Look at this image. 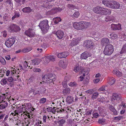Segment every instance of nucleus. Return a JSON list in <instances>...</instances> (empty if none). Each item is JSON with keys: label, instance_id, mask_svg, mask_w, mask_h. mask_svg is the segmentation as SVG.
Masks as SVG:
<instances>
[{"label": "nucleus", "instance_id": "47", "mask_svg": "<svg viewBox=\"0 0 126 126\" xmlns=\"http://www.w3.org/2000/svg\"><path fill=\"white\" fill-rule=\"evenodd\" d=\"M106 122V119L104 118H100L98 120V122L99 124H103Z\"/></svg>", "mask_w": 126, "mask_h": 126}, {"label": "nucleus", "instance_id": "16", "mask_svg": "<svg viewBox=\"0 0 126 126\" xmlns=\"http://www.w3.org/2000/svg\"><path fill=\"white\" fill-rule=\"evenodd\" d=\"M81 73L82 74V75H81L79 77V80L80 81H81L83 80L85 75H88L89 73V72L88 70L84 69L81 71Z\"/></svg>", "mask_w": 126, "mask_h": 126}, {"label": "nucleus", "instance_id": "49", "mask_svg": "<svg viewBox=\"0 0 126 126\" xmlns=\"http://www.w3.org/2000/svg\"><path fill=\"white\" fill-rule=\"evenodd\" d=\"M70 79V76L67 74V73H66V75L64 78V80L66 81L67 82Z\"/></svg>", "mask_w": 126, "mask_h": 126}, {"label": "nucleus", "instance_id": "52", "mask_svg": "<svg viewBox=\"0 0 126 126\" xmlns=\"http://www.w3.org/2000/svg\"><path fill=\"white\" fill-rule=\"evenodd\" d=\"M56 101H54L53 102L50 101L49 102V104H51V106L53 107H56Z\"/></svg>", "mask_w": 126, "mask_h": 126}, {"label": "nucleus", "instance_id": "32", "mask_svg": "<svg viewBox=\"0 0 126 126\" xmlns=\"http://www.w3.org/2000/svg\"><path fill=\"white\" fill-rule=\"evenodd\" d=\"M32 10L31 8L29 7H26L23 8L22 10V11L25 13H29L31 12Z\"/></svg>", "mask_w": 126, "mask_h": 126}, {"label": "nucleus", "instance_id": "50", "mask_svg": "<svg viewBox=\"0 0 126 126\" xmlns=\"http://www.w3.org/2000/svg\"><path fill=\"white\" fill-rule=\"evenodd\" d=\"M80 69V67L79 66H76L74 68V70L76 72H79Z\"/></svg>", "mask_w": 126, "mask_h": 126}, {"label": "nucleus", "instance_id": "19", "mask_svg": "<svg viewBox=\"0 0 126 126\" xmlns=\"http://www.w3.org/2000/svg\"><path fill=\"white\" fill-rule=\"evenodd\" d=\"M110 43V41L107 38H104L102 39L101 41V45L103 47Z\"/></svg>", "mask_w": 126, "mask_h": 126}, {"label": "nucleus", "instance_id": "33", "mask_svg": "<svg viewBox=\"0 0 126 126\" xmlns=\"http://www.w3.org/2000/svg\"><path fill=\"white\" fill-rule=\"evenodd\" d=\"M70 89L69 88H66L64 89L63 91V94L64 95H68L70 92Z\"/></svg>", "mask_w": 126, "mask_h": 126}, {"label": "nucleus", "instance_id": "9", "mask_svg": "<svg viewBox=\"0 0 126 126\" xmlns=\"http://www.w3.org/2000/svg\"><path fill=\"white\" fill-rule=\"evenodd\" d=\"M25 33L26 35L30 38L33 37L35 35L33 29H29L25 31Z\"/></svg>", "mask_w": 126, "mask_h": 126}, {"label": "nucleus", "instance_id": "34", "mask_svg": "<svg viewBox=\"0 0 126 126\" xmlns=\"http://www.w3.org/2000/svg\"><path fill=\"white\" fill-rule=\"evenodd\" d=\"M109 109L110 111L113 112L114 115H117V111L115 109L113 106L112 105L110 106L109 107Z\"/></svg>", "mask_w": 126, "mask_h": 126}, {"label": "nucleus", "instance_id": "14", "mask_svg": "<svg viewBox=\"0 0 126 126\" xmlns=\"http://www.w3.org/2000/svg\"><path fill=\"white\" fill-rule=\"evenodd\" d=\"M111 29L114 30H122L121 25L120 24H112L111 25Z\"/></svg>", "mask_w": 126, "mask_h": 126}, {"label": "nucleus", "instance_id": "27", "mask_svg": "<svg viewBox=\"0 0 126 126\" xmlns=\"http://www.w3.org/2000/svg\"><path fill=\"white\" fill-rule=\"evenodd\" d=\"M114 74L116 75L118 77H120L122 76V73L117 69L114 70L112 72Z\"/></svg>", "mask_w": 126, "mask_h": 126}, {"label": "nucleus", "instance_id": "46", "mask_svg": "<svg viewBox=\"0 0 126 126\" xmlns=\"http://www.w3.org/2000/svg\"><path fill=\"white\" fill-rule=\"evenodd\" d=\"M110 38L112 39H116L117 37V35L114 33H110L109 35Z\"/></svg>", "mask_w": 126, "mask_h": 126}, {"label": "nucleus", "instance_id": "31", "mask_svg": "<svg viewBox=\"0 0 126 126\" xmlns=\"http://www.w3.org/2000/svg\"><path fill=\"white\" fill-rule=\"evenodd\" d=\"M40 60L38 58H35L32 61V64L33 65H37L40 63Z\"/></svg>", "mask_w": 126, "mask_h": 126}, {"label": "nucleus", "instance_id": "3", "mask_svg": "<svg viewBox=\"0 0 126 126\" xmlns=\"http://www.w3.org/2000/svg\"><path fill=\"white\" fill-rule=\"evenodd\" d=\"M43 32L44 33L47 32L49 28L48 25V21L47 19L40 22L39 25Z\"/></svg>", "mask_w": 126, "mask_h": 126}, {"label": "nucleus", "instance_id": "41", "mask_svg": "<svg viewBox=\"0 0 126 126\" xmlns=\"http://www.w3.org/2000/svg\"><path fill=\"white\" fill-rule=\"evenodd\" d=\"M46 91V89L45 87H40L39 89V91H40V94H44Z\"/></svg>", "mask_w": 126, "mask_h": 126}, {"label": "nucleus", "instance_id": "62", "mask_svg": "<svg viewBox=\"0 0 126 126\" xmlns=\"http://www.w3.org/2000/svg\"><path fill=\"white\" fill-rule=\"evenodd\" d=\"M67 7L70 8H76V7L72 4H68L67 5Z\"/></svg>", "mask_w": 126, "mask_h": 126}, {"label": "nucleus", "instance_id": "54", "mask_svg": "<svg viewBox=\"0 0 126 126\" xmlns=\"http://www.w3.org/2000/svg\"><path fill=\"white\" fill-rule=\"evenodd\" d=\"M121 52V53H126V44H125L123 46Z\"/></svg>", "mask_w": 126, "mask_h": 126}, {"label": "nucleus", "instance_id": "5", "mask_svg": "<svg viewBox=\"0 0 126 126\" xmlns=\"http://www.w3.org/2000/svg\"><path fill=\"white\" fill-rule=\"evenodd\" d=\"M8 29L9 31L12 32H16L20 30V29L19 26L13 23H11L9 25Z\"/></svg>", "mask_w": 126, "mask_h": 126}, {"label": "nucleus", "instance_id": "28", "mask_svg": "<svg viewBox=\"0 0 126 126\" xmlns=\"http://www.w3.org/2000/svg\"><path fill=\"white\" fill-rule=\"evenodd\" d=\"M7 94H2L0 95V103L5 100H6V98H8Z\"/></svg>", "mask_w": 126, "mask_h": 126}, {"label": "nucleus", "instance_id": "38", "mask_svg": "<svg viewBox=\"0 0 126 126\" xmlns=\"http://www.w3.org/2000/svg\"><path fill=\"white\" fill-rule=\"evenodd\" d=\"M102 3L103 4H104L105 5L108 7H109L110 8V6L111 2V1L109 2L107 0H103L102 1Z\"/></svg>", "mask_w": 126, "mask_h": 126}, {"label": "nucleus", "instance_id": "64", "mask_svg": "<svg viewBox=\"0 0 126 126\" xmlns=\"http://www.w3.org/2000/svg\"><path fill=\"white\" fill-rule=\"evenodd\" d=\"M62 85L64 88H66L67 86V82L63 81L62 83Z\"/></svg>", "mask_w": 126, "mask_h": 126}, {"label": "nucleus", "instance_id": "57", "mask_svg": "<svg viewBox=\"0 0 126 126\" xmlns=\"http://www.w3.org/2000/svg\"><path fill=\"white\" fill-rule=\"evenodd\" d=\"M46 99L45 98H42L40 100L39 103L41 104H43L46 101Z\"/></svg>", "mask_w": 126, "mask_h": 126}, {"label": "nucleus", "instance_id": "39", "mask_svg": "<svg viewBox=\"0 0 126 126\" xmlns=\"http://www.w3.org/2000/svg\"><path fill=\"white\" fill-rule=\"evenodd\" d=\"M73 100V98L72 96H68L66 98V102L69 103L72 102Z\"/></svg>", "mask_w": 126, "mask_h": 126}, {"label": "nucleus", "instance_id": "37", "mask_svg": "<svg viewBox=\"0 0 126 126\" xmlns=\"http://www.w3.org/2000/svg\"><path fill=\"white\" fill-rule=\"evenodd\" d=\"M90 34L94 35V37H95L99 38L103 36V35H99V34H98L96 32L94 31L91 32Z\"/></svg>", "mask_w": 126, "mask_h": 126}, {"label": "nucleus", "instance_id": "21", "mask_svg": "<svg viewBox=\"0 0 126 126\" xmlns=\"http://www.w3.org/2000/svg\"><path fill=\"white\" fill-rule=\"evenodd\" d=\"M0 104V110L5 109L7 107L8 105V103L6 100L1 102Z\"/></svg>", "mask_w": 126, "mask_h": 126}, {"label": "nucleus", "instance_id": "48", "mask_svg": "<svg viewBox=\"0 0 126 126\" xmlns=\"http://www.w3.org/2000/svg\"><path fill=\"white\" fill-rule=\"evenodd\" d=\"M7 81L5 79H2L0 81L1 84L4 86L7 83Z\"/></svg>", "mask_w": 126, "mask_h": 126}, {"label": "nucleus", "instance_id": "58", "mask_svg": "<svg viewBox=\"0 0 126 126\" xmlns=\"http://www.w3.org/2000/svg\"><path fill=\"white\" fill-rule=\"evenodd\" d=\"M124 117L123 116H118L115 117L114 118V120L116 121H118L120 120L123 119Z\"/></svg>", "mask_w": 126, "mask_h": 126}, {"label": "nucleus", "instance_id": "29", "mask_svg": "<svg viewBox=\"0 0 126 126\" xmlns=\"http://www.w3.org/2000/svg\"><path fill=\"white\" fill-rule=\"evenodd\" d=\"M24 107H25V110H26V112H28L30 110V109L31 108V104L30 103H28L27 104H24Z\"/></svg>", "mask_w": 126, "mask_h": 126}, {"label": "nucleus", "instance_id": "56", "mask_svg": "<svg viewBox=\"0 0 126 126\" xmlns=\"http://www.w3.org/2000/svg\"><path fill=\"white\" fill-rule=\"evenodd\" d=\"M65 122L66 121L64 119H62L59 120L58 121V123L60 125H63L65 123Z\"/></svg>", "mask_w": 126, "mask_h": 126}, {"label": "nucleus", "instance_id": "13", "mask_svg": "<svg viewBox=\"0 0 126 126\" xmlns=\"http://www.w3.org/2000/svg\"><path fill=\"white\" fill-rule=\"evenodd\" d=\"M121 99V96L116 93H113L112 94V97L111 99L112 101L115 100L119 101Z\"/></svg>", "mask_w": 126, "mask_h": 126}, {"label": "nucleus", "instance_id": "36", "mask_svg": "<svg viewBox=\"0 0 126 126\" xmlns=\"http://www.w3.org/2000/svg\"><path fill=\"white\" fill-rule=\"evenodd\" d=\"M44 124L39 119L37 120L36 122L35 126H43Z\"/></svg>", "mask_w": 126, "mask_h": 126}, {"label": "nucleus", "instance_id": "59", "mask_svg": "<svg viewBox=\"0 0 126 126\" xmlns=\"http://www.w3.org/2000/svg\"><path fill=\"white\" fill-rule=\"evenodd\" d=\"M8 4L10 5V6L12 8H13V3H12V0H7L6 2Z\"/></svg>", "mask_w": 126, "mask_h": 126}, {"label": "nucleus", "instance_id": "43", "mask_svg": "<svg viewBox=\"0 0 126 126\" xmlns=\"http://www.w3.org/2000/svg\"><path fill=\"white\" fill-rule=\"evenodd\" d=\"M99 94L97 92H94L92 94L91 98L93 99H96Z\"/></svg>", "mask_w": 126, "mask_h": 126}, {"label": "nucleus", "instance_id": "60", "mask_svg": "<svg viewBox=\"0 0 126 126\" xmlns=\"http://www.w3.org/2000/svg\"><path fill=\"white\" fill-rule=\"evenodd\" d=\"M48 58H49L50 61H54L55 60V58L53 56L51 55H49L48 56Z\"/></svg>", "mask_w": 126, "mask_h": 126}, {"label": "nucleus", "instance_id": "24", "mask_svg": "<svg viewBox=\"0 0 126 126\" xmlns=\"http://www.w3.org/2000/svg\"><path fill=\"white\" fill-rule=\"evenodd\" d=\"M68 55V54L67 52H64L59 53L57 56L60 58H65Z\"/></svg>", "mask_w": 126, "mask_h": 126}, {"label": "nucleus", "instance_id": "18", "mask_svg": "<svg viewBox=\"0 0 126 126\" xmlns=\"http://www.w3.org/2000/svg\"><path fill=\"white\" fill-rule=\"evenodd\" d=\"M19 110H18L19 112V114H20V115H19L20 116H22L23 114H24L26 112V110H25V107H24V105H22L20 106L19 108Z\"/></svg>", "mask_w": 126, "mask_h": 126}, {"label": "nucleus", "instance_id": "10", "mask_svg": "<svg viewBox=\"0 0 126 126\" xmlns=\"http://www.w3.org/2000/svg\"><path fill=\"white\" fill-rule=\"evenodd\" d=\"M12 75L14 77V76H15L16 78H15V79H18L19 77V76L18 75V74H19V72H20V71L19 70L16 68V69L15 68H13L12 67Z\"/></svg>", "mask_w": 126, "mask_h": 126}, {"label": "nucleus", "instance_id": "61", "mask_svg": "<svg viewBox=\"0 0 126 126\" xmlns=\"http://www.w3.org/2000/svg\"><path fill=\"white\" fill-rule=\"evenodd\" d=\"M33 71L34 72H40L41 70L40 68H35L33 69Z\"/></svg>", "mask_w": 126, "mask_h": 126}, {"label": "nucleus", "instance_id": "26", "mask_svg": "<svg viewBox=\"0 0 126 126\" xmlns=\"http://www.w3.org/2000/svg\"><path fill=\"white\" fill-rule=\"evenodd\" d=\"M55 108L56 107H48L47 108V110L49 112H51L53 114H55L56 111Z\"/></svg>", "mask_w": 126, "mask_h": 126}, {"label": "nucleus", "instance_id": "7", "mask_svg": "<svg viewBox=\"0 0 126 126\" xmlns=\"http://www.w3.org/2000/svg\"><path fill=\"white\" fill-rule=\"evenodd\" d=\"M15 41V38L13 37L9 38L6 41L5 45L8 47H10L12 46L14 43Z\"/></svg>", "mask_w": 126, "mask_h": 126}, {"label": "nucleus", "instance_id": "40", "mask_svg": "<svg viewBox=\"0 0 126 126\" xmlns=\"http://www.w3.org/2000/svg\"><path fill=\"white\" fill-rule=\"evenodd\" d=\"M54 23L57 24L60 22L62 20L61 18L60 17H56L53 18Z\"/></svg>", "mask_w": 126, "mask_h": 126}, {"label": "nucleus", "instance_id": "63", "mask_svg": "<svg viewBox=\"0 0 126 126\" xmlns=\"http://www.w3.org/2000/svg\"><path fill=\"white\" fill-rule=\"evenodd\" d=\"M4 72L3 69H1L0 70V77H2L4 75Z\"/></svg>", "mask_w": 126, "mask_h": 126}, {"label": "nucleus", "instance_id": "1", "mask_svg": "<svg viewBox=\"0 0 126 126\" xmlns=\"http://www.w3.org/2000/svg\"><path fill=\"white\" fill-rule=\"evenodd\" d=\"M74 28L78 30H85L91 25L90 22L81 21L79 22H75L73 23Z\"/></svg>", "mask_w": 126, "mask_h": 126}, {"label": "nucleus", "instance_id": "53", "mask_svg": "<svg viewBox=\"0 0 126 126\" xmlns=\"http://www.w3.org/2000/svg\"><path fill=\"white\" fill-rule=\"evenodd\" d=\"M107 87V86H103L101 87L98 90V91H102L103 92L105 91H106V87Z\"/></svg>", "mask_w": 126, "mask_h": 126}, {"label": "nucleus", "instance_id": "45", "mask_svg": "<svg viewBox=\"0 0 126 126\" xmlns=\"http://www.w3.org/2000/svg\"><path fill=\"white\" fill-rule=\"evenodd\" d=\"M79 15V13L78 11H77L75 12L73 15H72V17L73 18H77Z\"/></svg>", "mask_w": 126, "mask_h": 126}, {"label": "nucleus", "instance_id": "42", "mask_svg": "<svg viewBox=\"0 0 126 126\" xmlns=\"http://www.w3.org/2000/svg\"><path fill=\"white\" fill-rule=\"evenodd\" d=\"M68 84L69 86L71 87H76L78 85L77 83L75 81L71 82L69 83Z\"/></svg>", "mask_w": 126, "mask_h": 126}, {"label": "nucleus", "instance_id": "44", "mask_svg": "<svg viewBox=\"0 0 126 126\" xmlns=\"http://www.w3.org/2000/svg\"><path fill=\"white\" fill-rule=\"evenodd\" d=\"M19 112H18V110H15L14 112H12L11 114L10 115H12V116H18V115L19 114Z\"/></svg>", "mask_w": 126, "mask_h": 126}, {"label": "nucleus", "instance_id": "4", "mask_svg": "<svg viewBox=\"0 0 126 126\" xmlns=\"http://www.w3.org/2000/svg\"><path fill=\"white\" fill-rule=\"evenodd\" d=\"M114 51L113 47L111 45L106 46L104 51V54L106 55H110Z\"/></svg>", "mask_w": 126, "mask_h": 126}, {"label": "nucleus", "instance_id": "55", "mask_svg": "<svg viewBox=\"0 0 126 126\" xmlns=\"http://www.w3.org/2000/svg\"><path fill=\"white\" fill-rule=\"evenodd\" d=\"M34 79L33 77H31L28 79V82L30 83V84H31L34 81Z\"/></svg>", "mask_w": 126, "mask_h": 126}, {"label": "nucleus", "instance_id": "11", "mask_svg": "<svg viewBox=\"0 0 126 126\" xmlns=\"http://www.w3.org/2000/svg\"><path fill=\"white\" fill-rule=\"evenodd\" d=\"M110 8L114 9H119L120 7V5L119 3L115 1H111Z\"/></svg>", "mask_w": 126, "mask_h": 126}, {"label": "nucleus", "instance_id": "12", "mask_svg": "<svg viewBox=\"0 0 126 126\" xmlns=\"http://www.w3.org/2000/svg\"><path fill=\"white\" fill-rule=\"evenodd\" d=\"M102 10L101 13V15H110L111 13V11L110 10L102 7Z\"/></svg>", "mask_w": 126, "mask_h": 126}, {"label": "nucleus", "instance_id": "25", "mask_svg": "<svg viewBox=\"0 0 126 126\" xmlns=\"http://www.w3.org/2000/svg\"><path fill=\"white\" fill-rule=\"evenodd\" d=\"M79 41L78 38L76 39L73 38L72 41L70 43V45L72 46H75L78 44Z\"/></svg>", "mask_w": 126, "mask_h": 126}, {"label": "nucleus", "instance_id": "20", "mask_svg": "<svg viewBox=\"0 0 126 126\" xmlns=\"http://www.w3.org/2000/svg\"><path fill=\"white\" fill-rule=\"evenodd\" d=\"M55 34L59 39H61L63 36L64 33L62 31L59 30L56 32Z\"/></svg>", "mask_w": 126, "mask_h": 126}, {"label": "nucleus", "instance_id": "2", "mask_svg": "<svg viewBox=\"0 0 126 126\" xmlns=\"http://www.w3.org/2000/svg\"><path fill=\"white\" fill-rule=\"evenodd\" d=\"M56 79V75L52 73L46 74L44 75L42 78V79L44 82L49 84H54V82L55 81Z\"/></svg>", "mask_w": 126, "mask_h": 126}, {"label": "nucleus", "instance_id": "15", "mask_svg": "<svg viewBox=\"0 0 126 126\" xmlns=\"http://www.w3.org/2000/svg\"><path fill=\"white\" fill-rule=\"evenodd\" d=\"M93 42L91 40H86L84 42V45L88 48H90L93 45Z\"/></svg>", "mask_w": 126, "mask_h": 126}, {"label": "nucleus", "instance_id": "17", "mask_svg": "<svg viewBox=\"0 0 126 126\" xmlns=\"http://www.w3.org/2000/svg\"><path fill=\"white\" fill-rule=\"evenodd\" d=\"M91 54L89 53L85 52L82 53L81 55L80 58L82 59L85 60L88 57H90Z\"/></svg>", "mask_w": 126, "mask_h": 126}, {"label": "nucleus", "instance_id": "35", "mask_svg": "<svg viewBox=\"0 0 126 126\" xmlns=\"http://www.w3.org/2000/svg\"><path fill=\"white\" fill-rule=\"evenodd\" d=\"M115 19L113 16H108L106 17L105 21L106 22L113 21Z\"/></svg>", "mask_w": 126, "mask_h": 126}, {"label": "nucleus", "instance_id": "6", "mask_svg": "<svg viewBox=\"0 0 126 126\" xmlns=\"http://www.w3.org/2000/svg\"><path fill=\"white\" fill-rule=\"evenodd\" d=\"M57 0H54L53 1H47L45 2L43 4V6L47 9H50L52 8L54 5V2L56 3L57 1H56Z\"/></svg>", "mask_w": 126, "mask_h": 126}, {"label": "nucleus", "instance_id": "51", "mask_svg": "<svg viewBox=\"0 0 126 126\" xmlns=\"http://www.w3.org/2000/svg\"><path fill=\"white\" fill-rule=\"evenodd\" d=\"M0 62L3 65H5L6 63L5 59L1 57H0Z\"/></svg>", "mask_w": 126, "mask_h": 126}, {"label": "nucleus", "instance_id": "22", "mask_svg": "<svg viewBox=\"0 0 126 126\" xmlns=\"http://www.w3.org/2000/svg\"><path fill=\"white\" fill-rule=\"evenodd\" d=\"M59 65L63 69H65L67 65V63L66 61L60 60L59 63Z\"/></svg>", "mask_w": 126, "mask_h": 126}, {"label": "nucleus", "instance_id": "23", "mask_svg": "<svg viewBox=\"0 0 126 126\" xmlns=\"http://www.w3.org/2000/svg\"><path fill=\"white\" fill-rule=\"evenodd\" d=\"M102 7L99 6H97L93 9V11L95 13L101 15Z\"/></svg>", "mask_w": 126, "mask_h": 126}, {"label": "nucleus", "instance_id": "8", "mask_svg": "<svg viewBox=\"0 0 126 126\" xmlns=\"http://www.w3.org/2000/svg\"><path fill=\"white\" fill-rule=\"evenodd\" d=\"M63 8H60L59 7H54L51 9V10L48 12V13L50 15H53L57 12H61L63 10Z\"/></svg>", "mask_w": 126, "mask_h": 126}, {"label": "nucleus", "instance_id": "30", "mask_svg": "<svg viewBox=\"0 0 126 126\" xmlns=\"http://www.w3.org/2000/svg\"><path fill=\"white\" fill-rule=\"evenodd\" d=\"M115 80V79L114 78L111 77L109 78L108 83L110 85H112L114 83Z\"/></svg>", "mask_w": 126, "mask_h": 126}]
</instances>
